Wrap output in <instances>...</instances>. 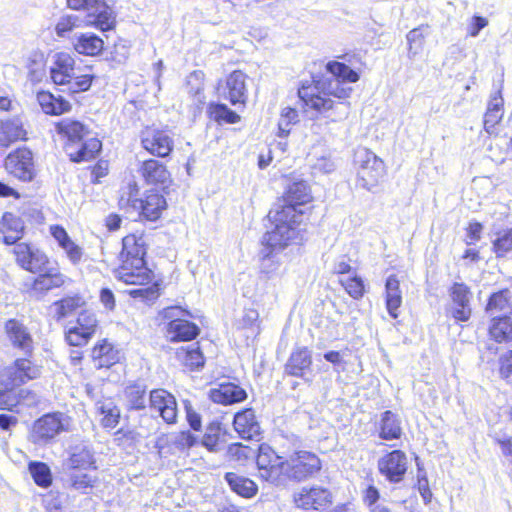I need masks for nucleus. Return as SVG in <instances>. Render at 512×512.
<instances>
[{
  "mask_svg": "<svg viewBox=\"0 0 512 512\" xmlns=\"http://www.w3.org/2000/svg\"><path fill=\"white\" fill-rule=\"evenodd\" d=\"M330 77H325L313 84H302L298 96L305 106L321 113L331 122H341L350 113L349 102H335L330 96L340 100L348 99L353 88L350 84L359 80V75L344 63L330 61L326 65Z\"/></svg>",
  "mask_w": 512,
  "mask_h": 512,
  "instance_id": "nucleus-1",
  "label": "nucleus"
},
{
  "mask_svg": "<svg viewBox=\"0 0 512 512\" xmlns=\"http://www.w3.org/2000/svg\"><path fill=\"white\" fill-rule=\"evenodd\" d=\"M256 464L262 480L281 488L291 481H304L321 469L320 459L311 452L297 451L284 459L266 445L260 446Z\"/></svg>",
  "mask_w": 512,
  "mask_h": 512,
  "instance_id": "nucleus-2",
  "label": "nucleus"
},
{
  "mask_svg": "<svg viewBox=\"0 0 512 512\" xmlns=\"http://www.w3.org/2000/svg\"><path fill=\"white\" fill-rule=\"evenodd\" d=\"M310 189L306 182L292 183L285 194V204L276 211L269 212L274 227L267 231L263 243L272 250H282L297 239L298 226L302 221V206L311 200Z\"/></svg>",
  "mask_w": 512,
  "mask_h": 512,
  "instance_id": "nucleus-3",
  "label": "nucleus"
},
{
  "mask_svg": "<svg viewBox=\"0 0 512 512\" xmlns=\"http://www.w3.org/2000/svg\"><path fill=\"white\" fill-rule=\"evenodd\" d=\"M120 266L115 277L126 284L145 285L152 280V273L146 267V241L143 234H130L122 240Z\"/></svg>",
  "mask_w": 512,
  "mask_h": 512,
  "instance_id": "nucleus-4",
  "label": "nucleus"
},
{
  "mask_svg": "<svg viewBox=\"0 0 512 512\" xmlns=\"http://www.w3.org/2000/svg\"><path fill=\"white\" fill-rule=\"evenodd\" d=\"M56 130L67 138L65 149L73 162L89 161L102 148L101 141L79 121L63 119L56 125Z\"/></svg>",
  "mask_w": 512,
  "mask_h": 512,
  "instance_id": "nucleus-5",
  "label": "nucleus"
},
{
  "mask_svg": "<svg viewBox=\"0 0 512 512\" xmlns=\"http://www.w3.org/2000/svg\"><path fill=\"white\" fill-rule=\"evenodd\" d=\"M67 7L75 11H85V27H94L102 32L116 26V12L106 0H66Z\"/></svg>",
  "mask_w": 512,
  "mask_h": 512,
  "instance_id": "nucleus-6",
  "label": "nucleus"
},
{
  "mask_svg": "<svg viewBox=\"0 0 512 512\" xmlns=\"http://www.w3.org/2000/svg\"><path fill=\"white\" fill-rule=\"evenodd\" d=\"M357 165V182L368 190L372 191L385 176V165L382 159L368 149H359L355 153Z\"/></svg>",
  "mask_w": 512,
  "mask_h": 512,
  "instance_id": "nucleus-7",
  "label": "nucleus"
},
{
  "mask_svg": "<svg viewBox=\"0 0 512 512\" xmlns=\"http://www.w3.org/2000/svg\"><path fill=\"white\" fill-rule=\"evenodd\" d=\"M69 417L63 413H48L37 419L31 430V441L38 445H46L60 433L69 430Z\"/></svg>",
  "mask_w": 512,
  "mask_h": 512,
  "instance_id": "nucleus-8",
  "label": "nucleus"
},
{
  "mask_svg": "<svg viewBox=\"0 0 512 512\" xmlns=\"http://www.w3.org/2000/svg\"><path fill=\"white\" fill-rule=\"evenodd\" d=\"M40 368L27 358L16 359L0 373V393L13 390L30 380L38 378Z\"/></svg>",
  "mask_w": 512,
  "mask_h": 512,
  "instance_id": "nucleus-9",
  "label": "nucleus"
},
{
  "mask_svg": "<svg viewBox=\"0 0 512 512\" xmlns=\"http://www.w3.org/2000/svg\"><path fill=\"white\" fill-rule=\"evenodd\" d=\"M49 75L55 85L67 86L76 75L75 57L65 51L55 52L49 57Z\"/></svg>",
  "mask_w": 512,
  "mask_h": 512,
  "instance_id": "nucleus-10",
  "label": "nucleus"
},
{
  "mask_svg": "<svg viewBox=\"0 0 512 512\" xmlns=\"http://www.w3.org/2000/svg\"><path fill=\"white\" fill-rule=\"evenodd\" d=\"M98 326V320L94 312L83 310L76 320L74 326L68 327L65 338L71 346L86 345L94 335Z\"/></svg>",
  "mask_w": 512,
  "mask_h": 512,
  "instance_id": "nucleus-11",
  "label": "nucleus"
},
{
  "mask_svg": "<svg viewBox=\"0 0 512 512\" xmlns=\"http://www.w3.org/2000/svg\"><path fill=\"white\" fill-rule=\"evenodd\" d=\"M293 502L303 510H320L332 503V495L328 489L320 486L302 487L293 494Z\"/></svg>",
  "mask_w": 512,
  "mask_h": 512,
  "instance_id": "nucleus-12",
  "label": "nucleus"
},
{
  "mask_svg": "<svg viewBox=\"0 0 512 512\" xmlns=\"http://www.w3.org/2000/svg\"><path fill=\"white\" fill-rule=\"evenodd\" d=\"M408 469V459L401 450H393L378 460V470L390 483L403 480Z\"/></svg>",
  "mask_w": 512,
  "mask_h": 512,
  "instance_id": "nucleus-13",
  "label": "nucleus"
},
{
  "mask_svg": "<svg viewBox=\"0 0 512 512\" xmlns=\"http://www.w3.org/2000/svg\"><path fill=\"white\" fill-rule=\"evenodd\" d=\"M5 168L14 177L22 181H31L34 177L33 157L26 148L17 149L5 159Z\"/></svg>",
  "mask_w": 512,
  "mask_h": 512,
  "instance_id": "nucleus-14",
  "label": "nucleus"
},
{
  "mask_svg": "<svg viewBox=\"0 0 512 512\" xmlns=\"http://www.w3.org/2000/svg\"><path fill=\"white\" fill-rule=\"evenodd\" d=\"M13 252L16 257L17 264L32 273H38L45 270L49 264L46 254L39 249L33 248L26 243H18L15 245Z\"/></svg>",
  "mask_w": 512,
  "mask_h": 512,
  "instance_id": "nucleus-15",
  "label": "nucleus"
},
{
  "mask_svg": "<svg viewBox=\"0 0 512 512\" xmlns=\"http://www.w3.org/2000/svg\"><path fill=\"white\" fill-rule=\"evenodd\" d=\"M141 144L150 154L166 157L173 149V140L166 131L148 127L141 134Z\"/></svg>",
  "mask_w": 512,
  "mask_h": 512,
  "instance_id": "nucleus-16",
  "label": "nucleus"
},
{
  "mask_svg": "<svg viewBox=\"0 0 512 512\" xmlns=\"http://www.w3.org/2000/svg\"><path fill=\"white\" fill-rule=\"evenodd\" d=\"M4 329L13 348L21 351L26 356L32 354L34 349L33 337L22 321L9 319L6 321Z\"/></svg>",
  "mask_w": 512,
  "mask_h": 512,
  "instance_id": "nucleus-17",
  "label": "nucleus"
},
{
  "mask_svg": "<svg viewBox=\"0 0 512 512\" xmlns=\"http://www.w3.org/2000/svg\"><path fill=\"white\" fill-rule=\"evenodd\" d=\"M246 75L239 71H233L224 84L218 85V93L232 105L245 104L247 99Z\"/></svg>",
  "mask_w": 512,
  "mask_h": 512,
  "instance_id": "nucleus-18",
  "label": "nucleus"
},
{
  "mask_svg": "<svg viewBox=\"0 0 512 512\" xmlns=\"http://www.w3.org/2000/svg\"><path fill=\"white\" fill-rule=\"evenodd\" d=\"M150 408L158 412L167 424L177 420V402L175 397L165 389H154L150 392Z\"/></svg>",
  "mask_w": 512,
  "mask_h": 512,
  "instance_id": "nucleus-19",
  "label": "nucleus"
},
{
  "mask_svg": "<svg viewBox=\"0 0 512 512\" xmlns=\"http://www.w3.org/2000/svg\"><path fill=\"white\" fill-rule=\"evenodd\" d=\"M472 293L464 283H454L450 288V297L452 299V316L458 321H467L471 316Z\"/></svg>",
  "mask_w": 512,
  "mask_h": 512,
  "instance_id": "nucleus-20",
  "label": "nucleus"
},
{
  "mask_svg": "<svg viewBox=\"0 0 512 512\" xmlns=\"http://www.w3.org/2000/svg\"><path fill=\"white\" fill-rule=\"evenodd\" d=\"M39 402L40 396L29 389H13L0 393V408L5 410H13L17 405L34 407Z\"/></svg>",
  "mask_w": 512,
  "mask_h": 512,
  "instance_id": "nucleus-21",
  "label": "nucleus"
},
{
  "mask_svg": "<svg viewBox=\"0 0 512 512\" xmlns=\"http://www.w3.org/2000/svg\"><path fill=\"white\" fill-rule=\"evenodd\" d=\"M139 172L147 184L159 185L165 188L171 182L170 173L166 166L155 159L144 161Z\"/></svg>",
  "mask_w": 512,
  "mask_h": 512,
  "instance_id": "nucleus-22",
  "label": "nucleus"
},
{
  "mask_svg": "<svg viewBox=\"0 0 512 512\" xmlns=\"http://www.w3.org/2000/svg\"><path fill=\"white\" fill-rule=\"evenodd\" d=\"M209 398L218 404L231 405L242 402L247 398L246 391L234 383H222L218 387L211 388Z\"/></svg>",
  "mask_w": 512,
  "mask_h": 512,
  "instance_id": "nucleus-23",
  "label": "nucleus"
},
{
  "mask_svg": "<svg viewBox=\"0 0 512 512\" xmlns=\"http://www.w3.org/2000/svg\"><path fill=\"white\" fill-rule=\"evenodd\" d=\"M166 206L167 203L163 195L150 191L145 198H142L141 205L138 206L135 213L143 219L155 221L160 218Z\"/></svg>",
  "mask_w": 512,
  "mask_h": 512,
  "instance_id": "nucleus-24",
  "label": "nucleus"
},
{
  "mask_svg": "<svg viewBox=\"0 0 512 512\" xmlns=\"http://www.w3.org/2000/svg\"><path fill=\"white\" fill-rule=\"evenodd\" d=\"M73 49L81 55L98 56L104 50V41L92 32L75 34L72 39Z\"/></svg>",
  "mask_w": 512,
  "mask_h": 512,
  "instance_id": "nucleus-25",
  "label": "nucleus"
},
{
  "mask_svg": "<svg viewBox=\"0 0 512 512\" xmlns=\"http://www.w3.org/2000/svg\"><path fill=\"white\" fill-rule=\"evenodd\" d=\"M23 220L11 212H5L0 221V233L7 245H16L24 235Z\"/></svg>",
  "mask_w": 512,
  "mask_h": 512,
  "instance_id": "nucleus-26",
  "label": "nucleus"
},
{
  "mask_svg": "<svg viewBox=\"0 0 512 512\" xmlns=\"http://www.w3.org/2000/svg\"><path fill=\"white\" fill-rule=\"evenodd\" d=\"M235 431L243 439H253L260 434V425L252 409H245L234 416Z\"/></svg>",
  "mask_w": 512,
  "mask_h": 512,
  "instance_id": "nucleus-27",
  "label": "nucleus"
},
{
  "mask_svg": "<svg viewBox=\"0 0 512 512\" xmlns=\"http://www.w3.org/2000/svg\"><path fill=\"white\" fill-rule=\"evenodd\" d=\"M34 280L32 290L37 293H45L64 285L66 277L57 269L47 268Z\"/></svg>",
  "mask_w": 512,
  "mask_h": 512,
  "instance_id": "nucleus-28",
  "label": "nucleus"
},
{
  "mask_svg": "<svg viewBox=\"0 0 512 512\" xmlns=\"http://www.w3.org/2000/svg\"><path fill=\"white\" fill-rule=\"evenodd\" d=\"M385 302L389 315L396 319L398 317V309L402 304V291L400 282L395 275H390L385 282Z\"/></svg>",
  "mask_w": 512,
  "mask_h": 512,
  "instance_id": "nucleus-29",
  "label": "nucleus"
},
{
  "mask_svg": "<svg viewBox=\"0 0 512 512\" xmlns=\"http://www.w3.org/2000/svg\"><path fill=\"white\" fill-rule=\"evenodd\" d=\"M96 368L110 367L119 361V352L106 340L97 343L91 353Z\"/></svg>",
  "mask_w": 512,
  "mask_h": 512,
  "instance_id": "nucleus-30",
  "label": "nucleus"
},
{
  "mask_svg": "<svg viewBox=\"0 0 512 512\" xmlns=\"http://www.w3.org/2000/svg\"><path fill=\"white\" fill-rule=\"evenodd\" d=\"M312 364V356L307 348H298L292 352L286 365L287 374L296 377H302L304 371L309 369Z\"/></svg>",
  "mask_w": 512,
  "mask_h": 512,
  "instance_id": "nucleus-31",
  "label": "nucleus"
},
{
  "mask_svg": "<svg viewBox=\"0 0 512 512\" xmlns=\"http://www.w3.org/2000/svg\"><path fill=\"white\" fill-rule=\"evenodd\" d=\"M168 334L171 341H190L199 334L198 327L184 319L169 322Z\"/></svg>",
  "mask_w": 512,
  "mask_h": 512,
  "instance_id": "nucleus-32",
  "label": "nucleus"
},
{
  "mask_svg": "<svg viewBox=\"0 0 512 512\" xmlns=\"http://www.w3.org/2000/svg\"><path fill=\"white\" fill-rule=\"evenodd\" d=\"M37 100L46 114L60 115L71 109V104L68 101L61 96L55 97L50 92H39L37 94Z\"/></svg>",
  "mask_w": 512,
  "mask_h": 512,
  "instance_id": "nucleus-33",
  "label": "nucleus"
},
{
  "mask_svg": "<svg viewBox=\"0 0 512 512\" xmlns=\"http://www.w3.org/2000/svg\"><path fill=\"white\" fill-rule=\"evenodd\" d=\"M93 452L84 445L75 446L67 461L71 469H96Z\"/></svg>",
  "mask_w": 512,
  "mask_h": 512,
  "instance_id": "nucleus-34",
  "label": "nucleus"
},
{
  "mask_svg": "<svg viewBox=\"0 0 512 512\" xmlns=\"http://www.w3.org/2000/svg\"><path fill=\"white\" fill-rule=\"evenodd\" d=\"M224 478L230 488L243 497H253L257 492V485L248 478L242 477L233 472L226 473Z\"/></svg>",
  "mask_w": 512,
  "mask_h": 512,
  "instance_id": "nucleus-35",
  "label": "nucleus"
},
{
  "mask_svg": "<svg viewBox=\"0 0 512 512\" xmlns=\"http://www.w3.org/2000/svg\"><path fill=\"white\" fill-rule=\"evenodd\" d=\"M402 429L397 416L391 411H385L381 416L380 438L384 440H393L400 438Z\"/></svg>",
  "mask_w": 512,
  "mask_h": 512,
  "instance_id": "nucleus-36",
  "label": "nucleus"
},
{
  "mask_svg": "<svg viewBox=\"0 0 512 512\" xmlns=\"http://www.w3.org/2000/svg\"><path fill=\"white\" fill-rule=\"evenodd\" d=\"M3 136H0V147H8L11 142L24 139L26 131L19 119H11L1 125Z\"/></svg>",
  "mask_w": 512,
  "mask_h": 512,
  "instance_id": "nucleus-37",
  "label": "nucleus"
},
{
  "mask_svg": "<svg viewBox=\"0 0 512 512\" xmlns=\"http://www.w3.org/2000/svg\"><path fill=\"white\" fill-rule=\"evenodd\" d=\"M512 291L509 289H503L496 293H493L486 305V312L491 316L501 313L508 312L511 309Z\"/></svg>",
  "mask_w": 512,
  "mask_h": 512,
  "instance_id": "nucleus-38",
  "label": "nucleus"
},
{
  "mask_svg": "<svg viewBox=\"0 0 512 512\" xmlns=\"http://www.w3.org/2000/svg\"><path fill=\"white\" fill-rule=\"evenodd\" d=\"M84 301L79 296L66 297L53 303L54 316L57 321L68 317L76 309L82 307Z\"/></svg>",
  "mask_w": 512,
  "mask_h": 512,
  "instance_id": "nucleus-39",
  "label": "nucleus"
},
{
  "mask_svg": "<svg viewBox=\"0 0 512 512\" xmlns=\"http://www.w3.org/2000/svg\"><path fill=\"white\" fill-rule=\"evenodd\" d=\"M146 390L140 384H132L125 388L124 396L129 409L141 410L146 407Z\"/></svg>",
  "mask_w": 512,
  "mask_h": 512,
  "instance_id": "nucleus-40",
  "label": "nucleus"
},
{
  "mask_svg": "<svg viewBox=\"0 0 512 512\" xmlns=\"http://www.w3.org/2000/svg\"><path fill=\"white\" fill-rule=\"evenodd\" d=\"M490 335L497 342L512 340V317H495L490 327Z\"/></svg>",
  "mask_w": 512,
  "mask_h": 512,
  "instance_id": "nucleus-41",
  "label": "nucleus"
},
{
  "mask_svg": "<svg viewBox=\"0 0 512 512\" xmlns=\"http://www.w3.org/2000/svg\"><path fill=\"white\" fill-rule=\"evenodd\" d=\"M429 34L428 26H419L412 29L407 34V42L409 45L408 56L409 58H415L423 49L425 37Z\"/></svg>",
  "mask_w": 512,
  "mask_h": 512,
  "instance_id": "nucleus-42",
  "label": "nucleus"
},
{
  "mask_svg": "<svg viewBox=\"0 0 512 512\" xmlns=\"http://www.w3.org/2000/svg\"><path fill=\"white\" fill-rule=\"evenodd\" d=\"M139 188L136 182L128 183L127 187L123 189L119 198V205L121 208L129 212H136L139 205H141L142 198H139Z\"/></svg>",
  "mask_w": 512,
  "mask_h": 512,
  "instance_id": "nucleus-43",
  "label": "nucleus"
},
{
  "mask_svg": "<svg viewBox=\"0 0 512 512\" xmlns=\"http://www.w3.org/2000/svg\"><path fill=\"white\" fill-rule=\"evenodd\" d=\"M97 408L102 415L101 424L105 428H115L120 420V410L111 401L99 402Z\"/></svg>",
  "mask_w": 512,
  "mask_h": 512,
  "instance_id": "nucleus-44",
  "label": "nucleus"
},
{
  "mask_svg": "<svg viewBox=\"0 0 512 512\" xmlns=\"http://www.w3.org/2000/svg\"><path fill=\"white\" fill-rule=\"evenodd\" d=\"M80 27H85L83 19H81L78 15L75 14H66L62 15L58 19L55 25V33L58 37L64 38L75 28Z\"/></svg>",
  "mask_w": 512,
  "mask_h": 512,
  "instance_id": "nucleus-45",
  "label": "nucleus"
},
{
  "mask_svg": "<svg viewBox=\"0 0 512 512\" xmlns=\"http://www.w3.org/2000/svg\"><path fill=\"white\" fill-rule=\"evenodd\" d=\"M209 114L218 123L234 124L240 120V116L229 109L225 104L212 103L209 105Z\"/></svg>",
  "mask_w": 512,
  "mask_h": 512,
  "instance_id": "nucleus-46",
  "label": "nucleus"
},
{
  "mask_svg": "<svg viewBox=\"0 0 512 512\" xmlns=\"http://www.w3.org/2000/svg\"><path fill=\"white\" fill-rule=\"evenodd\" d=\"M70 485L73 489L86 493L88 489H92L98 482V477L89 473L76 471L69 476Z\"/></svg>",
  "mask_w": 512,
  "mask_h": 512,
  "instance_id": "nucleus-47",
  "label": "nucleus"
},
{
  "mask_svg": "<svg viewBox=\"0 0 512 512\" xmlns=\"http://www.w3.org/2000/svg\"><path fill=\"white\" fill-rule=\"evenodd\" d=\"M29 471L35 483L41 487H48L52 483L49 467L42 462H32Z\"/></svg>",
  "mask_w": 512,
  "mask_h": 512,
  "instance_id": "nucleus-48",
  "label": "nucleus"
},
{
  "mask_svg": "<svg viewBox=\"0 0 512 512\" xmlns=\"http://www.w3.org/2000/svg\"><path fill=\"white\" fill-rule=\"evenodd\" d=\"M177 355L190 369H197L204 364L202 353L198 348H181L177 351Z\"/></svg>",
  "mask_w": 512,
  "mask_h": 512,
  "instance_id": "nucleus-49",
  "label": "nucleus"
},
{
  "mask_svg": "<svg viewBox=\"0 0 512 512\" xmlns=\"http://www.w3.org/2000/svg\"><path fill=\"white\" fill-rule=\"evenodd\" d=\"M281 262L273 251L263 255L260 262V272L268 278L276 276L279 272Z\"/></svg>",
  "mask_w": 512,
  "mask_h": 512,
  "instance_id": "nucleus-50",
  "label": "nucleus"
},
{
  "mask_svg": "<svg viewBox=\"0 0 512 512\" xmlns=\"http://www.w3.org/2000/svg\"><path fill=\"white\" fill-rule=\"evenodd\" d=\"M220 432L221 424L219 422L210 423L202 439L203 446L211 452H216L218 450Z\"/></svg>",
  "mask_w": 512,
  "mask_h": 512,
  "instance_id": "nucleus-51",
  "label": "nucleus"
},
{
  "mask_svg": "<svg viewBox=\"0 0 512 512\" xmlns=\"http://www.w3.org/2000/svg\"><path fill=\"white\" fill-rule=\"evenodd\" d=\"M27 68L32 81H41L45 75L43 54L33 53L28 58Z\"/></svg>",
  "mask_w": 512,
  "mask_h": 512,
  "instance_id": "nucleus-52",
  "label": "nucleus"
},
{
  "mask_svg": "<svg viewBox=\"0 0 512 512\" xmlns=\"http://www.w3.org/2000/svg\"><path fill=\"white\" fill-rule=\"evenodd\" d=\"M298 121V112L290 107L282 110L278 123L279 136L286 137L290 132V125Z\"/></svg>",
  "mask_w": 512,
  "mask_h": 512,
  "instance_id": "nucleus-53",
  "label": "nucleus"
},
{
  "mask_svg": "<svg viewBox=\"0 0 512 512\" xmlns=\"http://www.w3.org/2000/svg\"><path fill=\"white\" fill-rule=\"evenodd\" d=\"M340 284L344 287L345 291L354 299H360L364 295L363 280L354 275L351 278L340 279Z\"/></svg>",
  "mask_w": 512,
  "mask_h": 512,
  "instance_id": "nucleus-54",
  "label": "nucleus"
},
{
  "mask_svg": "<svg viewBox=\"0 0 512 512\" xmlns=\"http://www.w3.org/2000/svg\"><path fill=\"white\" fill-rule=\"evenodd\" d=\"M493 248L497 257H504L512 251V229L499 235L493 242Z\"/></svg>",
  "mask_w": 512,
  "mask_h": 512,
  "instance_id": "nucleus-55",
  "label": "nucleus"
},
{
  "mask_svg": "<svg viewBox=\"0 0 512 512\" xmlns=\"http://www.w3.org/2000/svg\"><path fill=\"white\" fill-rule=\"evenodd\" d=\"M92 76L90 75H81L76 76L71 81V84H68V89L72 93H77L81 91H86L90 88L92 83Z\"/></svg>",
  "mask_w": 512,
  "mask_h": 512,
  "instance_id": "nucleus-56",
  "label": "nucleus"
},
{
  "mask_svg": "<svg viewBox=\"0 0 512 512\" xmlns=\"http://www.w3.org/2000/svg\"><path fill=\"white\" fill-rule=\"evenodd\" d=\"M499 364V373L502 378L508 379L512 376V350L500 356Z\"/></svg>",
  "mask_w": 512,
  "mask_h": 512,
  "instance_id": "nucleus-57",
  "label": "nucleus"
},
{
  "mask_svg": "<svg viewBox=\"0 0 512 512\" xmlns=\"http://www.w3.org/2000/svg\"><path fill=\"white\" fill-rule=\"evenodd\" d=\"M259 319V313L255 309H246L244 310L243 316H242V326L244 328H251L253 330L258 331V322Z\"/></svg>",
  "mask_w": 512,
  "mask_h": 512,
  "instance_id": "nucleus-58",
  "label": "nucleus"
},
{
  "mask_svg": "<svg viewBox=\"0 0 512 512\" xmlns=\"http://www.w3.org/2000/svg\"><path fill=\"white\" fill-rule=\"evenodd\" d=\"M184 407L186 411V418L190 427L195 431H199L201 429L200 415L193 410L189 401H184Z\"/></svg>",
  "mask_w": 512,
  "mask_h": 512,
  "instance_id": "nucleus-59",
  "label": "nucleus"
},
{
  "mask_svg": "<svg viewBox=\"0 0 512 512\" xmlns=\"http://www.w3.org/2000/svg\"><path fill=\"white\" fill-rule=\"evenodd\" d=\"M62 249L73 264H78L81 261L83 256L82 248L73 241L66 244Z\"/></svg>",
  "mask_w": 512,
  "mask_h": 512,
  "instance_id": "nucleus-60",
  "label": "nucleus"
},
{
  "mask_svg": "<svg viewBox=\"0 0 512 512\" xmlns=\"http://www.w3.org/2000/svg\"><path fill=\"white\" fill-rule=\"evenodd\" d=\"M334 161L328 156H321L317 158L316 162L313 164V169L320 173H330L335 170Z\"/></svg>",
  "mask_w": 512,
  "mask_h": 512,
  "instance_id": "nucleus-61",
  "label": "nucleus"
},
{
  "mask_svg": "<svg viewBox=\"0 0 512 512\" xmlns=\"http://www.w3.org/2000/svg\"><path fill=\"white\" fill-rule=\"evenodd\" d=\"M196 443V437L189 431L179 433L175 440V444L181 450L189 449Z\"/></svg>",
  "mask_w": 512,
  "mask_h": 512,
  "instance_id": "nucleus-62",
  "label": "nucleus"
},
{
  "mask_svg": "<svg viewBox=\"0 0 512 512\" xmlns=\"http://www.w3.org/2000/svg\"><path fill=\"white\" fill-rule=\"evenodd\" d=\"M50 232L61 248L72 241L66 230L61 226H51Z\"/></svg>",
  "mask_w": 512,
  "mask_h": 512,
  "instance_id": "nucleus-63",
  "label": "nucleus"
},
{
  "mask_svg": "<svg viewBox=\"0 0 512 512\" xmlns=\"http://www.w3.org/2000/svg\"><path fill=\"white\" fill-rule=\"evenodd\" d=\"M186 314V311L183 310L180 306H170L162 310L161 315L164 319L170 320H176V319H182L181 317Z\"/></svg>",
  "mask_w": 512,
  "mask_h": 512,
  "instance_id": "nucleus-64",
  "label": "nucleus"
}]
</instances>
